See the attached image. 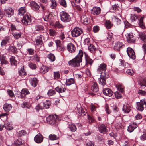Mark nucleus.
<instances>
[{
	"instance_id": "a211bd4d",
	"label": "nucleus",
	"mask_w": 146,
	"mask_h": 146,
	"mask_svg": "<svg viewBox=\"0 0 146 146\" xmlns=\"http://www.w3.org/2000/svg\"><path fill=\"white\" fill-rule=\"evenodd\" d=\"M103 93L106 96H111L113 94L112 91L108 88H106L103 89Z\"/></svg>"
},
{
	"instance_id": "13d9d810",
	"label": "nucleus",
	"mask_w": 146,
	"mask_h": 146,
	"mask_svg": "<svg viewBox=\"0 0 146 146\" xmlns=\"http://www.w3.org/2000/svg\"><path fill=\"white\" fill-rule=\"evenodd\" d=\"M34 98L35 99V101L37 102L38 101V100L39 99H42L44 98V97L43 96L38 94L36 95H35L34 96Z\"/></svg>"
},
{
	"instance_id": "e2e57ef3",
	"label": "nucleus",
	"mask_w": 146,
	"mask_h": 146,
	"mask_svg": "<svg viewBox=\"0 0 146 146\" xmlns=\"http://www.w3.org/2000/svg\"><path fill=\"white\" fill-rule=\"evenodd\" d=\"M95 121L94 119L92 117L90 116H88V122L89 124H91L93 123Z\"/></svg>"
},
{
	"instance_id": "1a4fd4ad",
	"label": "nucleus",
	"mask_w": 146,
	"mask_h": 146,
	"mask_svg": "<svg viewBox=\"0 0 146 146\" xmlns=\"http://www.w3.org/2000/svg\"><path fill=\"white\" fill-rule=\"evenodd\" d=\"M22 23L25 25H30L31 22V19L30 16L27 13L23 16L21 20Z\"/></svg>"
},
{
	"instance_id": "79ce46f5",
	"label": "nucleus",
	"mask_w": 146,
	"mask_h": 146,
	"mask_svg": "<svg viewBox=\"0 0 146 146\" xmlns=\"http://www.w3.org/2000/svg\"><path fill=\"white\" fill-rule=\"evenodd\" d=\"M112 108V111L114 113H116L119 111V109L117 106L115 104H113L111 106Z\"/></svg>"
},
{
	"instance_id": "680f3d73",
	"label": "nucleus",
	"mask_w": 146,
	"mask_h": 146,
	"mask_svg": "<svg viewBox=\"0 0 146 146\" xmlns=\"http://www.w3.org/2000/svg\"><path fill=\"white\" fill-rule=\"evenodd\" d=\"M34 50L32 48H29L27 50V52L30 55H33L34 54Z\"/></svg>"
},
{
	"instance_id": "4d7b16f0",
	"label": "nucleus",
	"mask_w": 146,
	"mask_h": 146,
	"mask_svg": "<svg viewBox=\"0 0 146 146\" xmlns=\"http://www.w3.org/2000/svg\"><path fill=\"white\" fill-rule=\"evenodd\" d=\"M49 138L51 140H56L58 139L57 136L54 134H50L49 136Z\"/></svg>"
},
{
	"instance_id": "4468645a",
	"label": "nucleus",
	"mask_w": 146,
	"mask_h": 146,
	"mask_svg": "<svg viewBox=\"0 0 146 146\" xmlns=\"http://www.w3.org/2000/svg\"><path fill=\"white\" fill-rule=\"evenodd\" d=\"M43 139L42 135L40 133L38 134L34 138V140L38 143H40L42 142Z\"/></svg>"
},
{
	"instance_id": "6ab92c4d",
	"label": "nucleus",
	"mask_w": 146,
	"mask_h": 146,
	"mask_svg": "<svg viewBox=\"0 0 146 146\" xmlns=\"http://www.w3.org/2000/svg\"><path fill=\"white\" fill-rule=\"evenodd\" d=\"M137 123H135L134 122L133 123L130 124L128 127V131L130 133L132 132L135 129L137 128Z\"/></svg>"
},
{
	"instance_id": "f3484780",
	"label": "nucleus",
	"mask_w": 146,
	"mask_h": 146,
	"mask_svg": "<svg viewBox=\"0 0 146 146\" xmlns=\"http://www.w3.org/2000/svg\"><path fill=\"white\" fill-rule=\"evenodd\" d=\"M91 90L93 92H97L98 96L100 95L101 94V92L100 93V92H99L98 93L97 92H98L99 88L96 82L94 83L91 87Z\"/></svg>"
},
{
	"instance_id": "9d476101",
	"label": "nucleus",
	"mask_w": 146,
	"mask_h": 146,
	"mask_svg": "<svg viewBox=\"0 0 146 146\" xmlns=\"http://www.w3.org/2000/svg\"><path fill=\"white\" fill-rule=\"evenodd\" d=\"M82 32V30L81 29L76 27L71 31V34L73 37H76L79 36Z\"/></svg>"
},
{
	"instance_id": "052dcab7",
	"label": "nucleus",
	"mask_w": 146,
	"mask_h": 146,
	"mask_svg": "<svg viewBox=\"0 0 146 146\" xmlns=\"http://www.w3.org/2000/svg\"><path fill=\"white\" fill-rule=\"evenodd\" d=\"M54 79H59L60 78V74L58 71L54 72Z\"/></svg>"
},
{
	"instance_id": "473e14b6",
	"label": "nucleus",
	"mask_w": 146,
	"mask_h": 146,
	"mask_svg": "<svg viewBox=\"0 0 146 146\" xmlns=\"http://www.w3.org/2000/svg\"><path fill=\"white\" fill-rule=\"evenodd\" d=\"M12 35L15 38L18 39L21 37V33L20 31L15 32L13 33Z\"/></svg>"
},
{
	"instance_id": "de8ad7c7",
	"label": "nucleus",
	"mask_w": 146,
	"mask_h": 146,
	"mask_svg": "<svg viewBox=\"0 0 146 146\" xmlns=\"http://www.w3.org/2000/svg\"><path fill=\"white\" fill-rule=\"evenodd\" d=\"M47 57L52 62L54 61L55 60V56L53 54L50 53Z\"/></svg>"
},
{
	"instance_id": "2eb2a0df",
	"label": "nucleus",
	"mask_w": 146,
	"mask_h": 146,
	"mask_svg": "<svg viewBox=\"0 0 146 146\" xmlns=\"http://www.w3.org/2000/svg\"><path fill=\"white\" fill-rule=\"evenodd\" d=\"M124 46H125V45L122 42L118 41L115 43L114 47V49L116 50L119 51Z\"/></svg>"
},
{
	"instance_id": "f03ea898",
	"label": "nucleus",
	"mask_w": 146,
	"mask_h": 146,
	"mask_svg": "<svg viewBox=\"0 0 146 146\" xmlns=\"http://www.w3.org/2000/svg\"><path fill=\"white\" fill-rule=\"evenodd\" d=\"M82 50H80L78 54L73 59L68 62L69 66L73 67H78L80 66V63L82 62V57L83 56Z\"/></svg>"
},
{
	"instance_id": "5fc2aeb1",
	"label": "nucleus",
	"mask_w": 146,
	"mask_h": 146,
	"mask_svg": "<svg viewBox=\"0 0 146 146\" xmlns=\"http://www.w3.org/2000/svg\"><path fill=\"white\" fill-rule=\"evenodd\" d=\"M49 33L51 36H54L56 35L57 32L52 29L49 30Z\"/></svg>"
},
{
	"instance_id": "2f4dec72",
	"label": "nucleus",
	"mask_w": 146,
	"mask_h": 146,
	"mask_svg": "<svg viewBox=\"0 0 146 146\" xmlns=\"http://www.w3.org/2000/svg\"><path fill=\"white\" fill-rule=\"evenodd\" d=\"M8 50L9 52L13 53H15L17 52V49L16 48L11 45H10L8 48Z\"/></svg>"
},
{
	"instance_id": "0eeeda50",
	"label": "nucleus",
	"mask_w": 146,
	"mask_h": 146,
	"mask_svg": "<svg viewBox=\"0 0 146 146\" xmlns=\"http://www.w3.org/2000/svg\"><path fill=\"white\" fill-rule=\"evenodd\" d=\"M95 127L98 128L99 132L103 134H105L107 132V130L106 126L103 124L100 123H98L95 126Z\"/></svg>"
},
{
	"instance_id": "b1692460",
	"label": "nucleus",
	"mask_w": 146,
	"mask_h": 146,
	"mask_svg": "<svg viewBox=\"0 0 146 146\" xmlns=\"http://www.w3.org/2000/svg\"><path fill=\"white\" fill-rule=\"evenodd\" d=\"M13 144L15 146H23L24 145L23 141L20 139H18L16 140Z\"/></svg>"
},
{
	"instance_id": "603ef678",
	"label": "nucleus",
	"mask_w": 146,
	"mask_h": 146,
	"mask_svg": "<svg viewBox=\"0 0 146 146\" xmlns=\"http://www.w3.org/2000/svg\"><path fill=\"white\" fill-rule=\"evenodd\" d=\"M26 134V132L25 130H23L19 131L18 136L19 137H20L25 135Z\"/></svg>"
},
{
	"instance_id": "5701e85b",
	"label": "nucleus",
	"mask_w": 146,
	"mask_h": 146,
	"mask_svg": "<svg viewBox=\"0 0 146 146\" xmlns=\"http://www.w3.org/2000/svg\"><path fill=\"white\" fill-rule=\"evenodd\" d=\"M48 71V68L45 66L43 65L40 68L39 72L43 74L46 73Z\"/></svg>"
},
{
	"instance_id": "c85d7f7f",
	"label": "nucleus",
	"mask_w": 146,
	"mask_h": 146,
	"mask_svg": "<svg viewBox=\"0 0 146 146\" xmlns=\"http://www.w3.org/2000/svg\"><path fill=\"white\" fill-rule=\"evenodd\" d=\"M88 47L89 50L92 53H94L96 50V48L92 44H90V45L88 46Z\"/></svg>"
},
{
	"instance_id": "49530a36",
	"label": "nucleus",
	"mask_w": 146,
	"mask_h": 146,
	"mask_svg": "<svg viewBox=\"0 0 146 146\" xmlns=\"http://www.w3.org/2000/svg\"><path fill=\"white\" fill-rule=\"evenodd\" d=\"M139 37L140 39L145 43V40L146 39V36L145 33H141L139 34Z\"/></svg>"
},
{
	"instance_id": "3c124183",
	"label": "nucleus",
	"mask_w": 146,
	"mask_h": 146,
	"mask_svg": "<svg viewBox=\"0 0 146 146\" xmlns=\"http://www.w3.org/2000/svg\"><path fill=\"white\" fill-rule=\"evenodd\" d=\"M56 94L55 90H54L50 89L47 92V94L49 96L54 95Z\"/></svg>"
},
{
	"instance_id": "f8f14e48",
	"label": "nucleus",
	"mask_w": 146,
	"mask_h": 146,
	"mask_svg": "<svg viewBox=\"0 0 146 146\" xmlns=\"http://www.w3.org/2000/svg\"><path fill=\"white\" fill-rule=\"evenodd\" d=\"M53 13H50L47 15H46L43 17L44 20L46 22L49 21L50 22H52L53 19Z\"/></svg>"
},
{
	"instance_id": "f257e3e1",
	"label": "nucleus",
	"mask_w": 146,
	"mask_h": 146,
	"mask_svg": "<svg viewBox=\"0 0 146 146\" xmlns=\"http://www.w3.org/2000/svg\"><path fill=\"white\" fill-rule=\"evenodd\" d=\"M106 69L107 65L103 63L100 65L97 70V72L101 74L100 77L99 78V83L103 86L106 84V79L109 77L108 73L105 72Z\"/></svg>"
},
{
	"instance_id": "ea45409f",
	"label": "nucleus",
	"mask_w": 146,
	"mask_h": 146,
	"mask_svg": "<svg viewBox=\"0 0 146 146\" xmlns=\"http://www.w3.org/2000/svg\"><path fill=\"white\" fill-rule=\"evenodd\" d=\"M55 90L57 92L60 93L64 92L66 90V89L64 88H61L58 86L55 88Z\"/></svg>"
},
{
	"instance_id": "37998d69",
	"label": "nucleus",
	"mask_w": 146,
	"mask_h": 146,
	"mask_svg": "<svg viewBox=\"0 0 146 146\" xmlns=\"http://www.w3.org/2000/svg\"><path fill=\"white\" fill-rule=\"evenodd\" d=\"M143 17H141L140 19H137L139 22V25L141 28L143 29L145 26L143 23Z\"/></svg>"
},
{
	"instance_id": "ddd939ff",
	"label": "nucleus",
	"mask_w": 146,
	"mask_h": 146,
	"mask_svg": "<svg viewBox=\"0 0 146 146\" xmlns=\"http://www.w3.org/2000/svg\"><path fill=\"white\" fill-rule=\"evenodd\" d=\"M67 49L69 52L72 53L75 51L76 47L72 43H70L67 45Z\"/></svg>"
},
{
	"instance_id": "4c0bfd02",
	"label": "nucleus",
	"mask_w": 146,
	"mask_h": 146,
	"mask_svg": "<svg viewBox=\"0 0 146 146\" xmlns=\"http://www.w3.org/2000/svg\"><path fill=\"white\" fill-rule=\"evenodd\" d=\"M84 18L83 17V18H81V21H83V23L85 25H87L89 24L90 22V19L88 17H85Z\"/></svg>"
},
{
	"instance_id": "dca6fc26",
	"label": "nucleus",
	"mask_w": 146,
	"mask_h": 146,
	"mask_svg": "<svg viewBox=\"0 0 146 146\" xmlns=\"http://www.w3.org/2000/svg\"><path fill=\"white\" fill-rule=\"evenodd\" d=\"M134 36L132 33H130L128 34L126 36L127 42L130 43H134L135 40L133 39Z\"/></svg>"
},
{
	"instance_id": "774afa93",
	"label": "nucleus",
	"mask_w": 146,
	"mask_h": 146,
	"mask_svg": "<svg viewBox=\"0 0 146 146\" xmlns=\"http://www.w3.org/2000/svg\"><path fill=\"white\" fill-rule=\"evenodd\" d=\"M84 44L87 45L88 46L90 45V39L89 38H87L84 39Z\"/></svg>"
},
{
	"instance_id": "39448f33",
	"label": "nucleus",
	"mask_w": 146,
	"mask_h": 146,
	"mask_svg": "<svg viewBox=\"0 0 146 146\" xmlns=\"http://www.w3.org/2000/svg\"><path fill=\"white\" fill-rule=\"evenodd\" d=\"M146 106V98L143 99L139 102L136 103V108L137 110L141 111L144 109V105Z\"/></svg>"
},
{
	"instance_id": "a18cd8bd",
	"label": "nucleus",
	"mask_w": 146,
	"mask_h": 146,
	"mask_svg": "<svg viewBox=\"0 0 146 146\" xmlns=\"http://www.w3.org/2000/svg\"><path fill=\"white\" fill-rule=\"evenodd\" d=\"M76 109H77V112L80 115H84V112L81 107H77Z\"/></svg>"
},
{
	"instance_id": "aec40b11",
	"label": "nucleus",
	"mask_w": 146,
	"mask_h": 146,
	"mask_svg": "<svg viewBox=\"0 0 146 146\" xmlns=\"http://www.w3.org/2000/svg\"><path fill=\"white\" fill-rule=\"evenodd\" d=\"M122 110L124 113H129L131 111V107L129 105H123Z\"/></svg>"
},
{
	"instance_id": "0e129e2a",
	"label": "nucleus",
	"mask_w": 146,
	"mask_h": 146,
	"mask_svg": "<svg viewBox=\"0 0 146 146\" xmlns=\"http://www.w3.org/2000/svg\"><path fill=\"white\" fill-rule=\"evenodd\" d=\"M22 94H23L24 96L29 94H30V92L26 88L23 89L22 90Z\"/></svg>"
},
{
	"instance_id": "e433bc0d",
	"label": "nucleus",
	"mask_w": 146,
	"mask_h": 146,
	"mask_svg": "<svg viewBox=\"0 0 146 146\" xmlns=\"http://www.w3.org/2000/svg\"><path fill=\"white\" fill-rule=\"evenodd\" d=\"M85 60L86 64L92 65L93 61L88 56H85Z\"/></svg>"
},
{
	"instance_id": "a19ab883",
	"label": "nucleus",
	"mask_w": 146,
	"mask_h": 146,
	"mask_svg": "<svg viewBox=\"0 0 146 146\" xmlns=\"http://www.w3.org/2000/svg\"><path fill=\"white\" fill-rule=\"evenodd\" d=\"M139 84L141 87L146 86V78H145L141 80L139 82Z\"/></svg>"
},
{
	"instance_id": "58836bf2",
	"label": "nucleus",
	"mask_w": 146,
	"mask_h": 146,
	"mask_svg": "<svg viewBox=\"0 0 146 146\" xmlns=\"http://www.w3.org/2000/svg\"><path fill=\"white\" fill-rule=\"evenodd\" d=\"M44 26L41 25L37 24L35 26V29L36 31H41L44 30Z\"/></svg>"
},
{
	"instance_id": "4be33fe9",
	"label": "nucleus",
	"mask_w": 146,
	"mask_h": 146,
	"mask_svg": "<svg viewBox=\"0 0 146 146\" xmlns=\"http://www.w3.org/2000/svg\"><path fill=\"white\" fill-rule=\"evenodd\" d=\"M12 106L9 104H5L3 106V108L4 110L6 112H8L11 109Z\"/></svg>"
},
{
	"instance_id": "9b49d317",
	"label": "nucleus",
	"mask_w": 146,
	"mask_h": 146,
	"mask_svg": "<svg viewBox=\"0 0 146 146\" xmlns=\"http://www.w3.org/2000/svg\"><path fill=\"white\" fill-rule=\"evenodd\" d=\"M127 53L129 57L133 60L135 58V55L133 50L131 48L128 47L127 50Z\"/></svg>"
},
{
	"instance_id": "6e6d98bb",
	"label": "nucleus",
	"mask_w": 146,
	"mask_h": 146,
	"mask_svg": "<svg viewBox=\"0 0 146 146\" xmlns=\"http://www.w3.org/2000/svg\"><path fill=\"white\" fill-rule=\"evenodd\" d=\"M18 13L19 15H24L25 14H26L28 13L26 12V10H18Z\"/></svg>"
},
{
	"instance_id": "72a5a7b5",
	"label": "nucleus",
	"mask_w": 146,
	"mask_h": 146,
	"mask_svg": "<svg viewBox=\"0 0 146 146\" xmlns=\"http://www.w3.org/2000/svg\"><path fill=\"white\" fill-rule=\"evenodd\" d=\"M69 128L70 131L72 132H75L77 130L75 125L73 124H71L69 125Z\"/></svg>"
},
{
	"instance_id": "412c9836",
	"label": "nucleus",
	"mask_w": 146,
	"mask_h": 146,
	"mask_svg": "<svg viewBox=\"0 0 146 146\" xmlns=\"http://www.w3.org/2000/svg\"><path fill=\"white\" fill-rule=\"evenodd\" d=\"M31 85L33 87H36L37 84L38 80L36 78H31L30 80Z\"/></svg>"
},
{
	"instance_id": "6e6552de",
	"label": "nucleus",
	"mask_w": 146,
	"mask_h": 146,
	"mask_svg": "<svg viewBox=\"0 0 146 146\" xmlns=\"http://www.w3.org/2000/svg\"><path fill=\"white\" fill-rule=\"evenodd\" d=\"M60 15L61 20L64 22H69L70 17L68 14L66 12L62 11L60 13Z\"/></svg>"
},
{
	"instance_id": "c03bdc74",
	"label": "nucleus",
	"mask_w": 146,
	"mask_h": 146,
	"mask_svg": "<svg viewBox=\"0 0 146 146\" xmlns=\"http://www.w3.org/2000/svg\"><path fill=\"white\" fill-rule=\"evenodd\" d=\"M112 19L117 25H119L121 23V20L116 16H114Z\"/></svg>"
},
{
	"instance_id": "393cba45",
	"label": "nucleus",
	"mask_w": 146,
	"mask_h": 146,
	"mask_svg": "<svg viewBox=\"0 0 146 146\" xmlns=\"http://www.w3.org/2000/svg\"><path fill=\"white\" fill-rule=\"evenodd\" d=\"M30 6L32 8H35L36 9H38L40 6L36 3L34 1H31L30 2Z\"/></svg>"
},
{
	"instance_id": "338daca9",
	"label": "nucleus",
	"mask_w": 146,
	"mask_h": 146,
	"mask_svg": "<svg viewBox=\"0 0 146 146\" xmlns=\"http://www.w3.org/2000/svg\"><path fill=\"white\" fill-rule=\"evenodd\" d=\"M29 66L32 69H35L36 68V65L32 63H29Z\"/></svg>"
},
{
	"instance_id": "cd10ccee",
	"label": "nucleus",
	"mask_w": 146,
	"mask_h": 146,
	"mask_svg": "<svg viewBox=\"0 0 146 146\" xmlns=\"http://www.w3.org/2000/svg\"><path fill=\"white\" fill-rule=\"evenodd\" d=\"M74 82L75 80L74 79L71 78L66 80L65 84L66 86H70L74 84Z\"/></svg>"
},
{
	"instance_id": "69168bd1",
	"label": "nucleus",
	"mask_w": 146,
	"mask_h": 146,
	"mask_svg": "<svg viewBox=\"0 0 146 146\" xmlns=\"http://www.w3.org/2000/svg\"><path fill=\"white\" fill-rule=\"evenodd\" d=\"M139 138L142 141L146 140V132H144L143 134L139 137Z\"/></svg>"
},
{
	"instance_id": "423d86ee",
	"label": "nucleus",
	"mask_w": 146,
	"mask_h": 146,
	"mask_svg": "<svg viewBox=\"0 0 146 146\" xmlns=\"http://www.w3.org/2000/svg\"><path fill=\"white\" fill-rule=\"evenodd\" d=\"M14 13L13 10H0V19H2L4 15H6V14L9 17H10L14 14Z\"/></svg>"
},
{
	"instance_id": "09e8293b",
	"label": "nucleus",
	"mask_w": 146,
	"mask_h": 146,
	"mask_svg": "<svg viewBox=\"0 0 146 146\" xmlns=\"http://www.w3.org/2000/svg\"><path fill=\"white\" fill-rule=\"evenodd\" d=\"M105 25L107 29H110L111 28L112 24L110 21H106L105 23Z\"/></svg>"
},
{
	"instance_id": "8fccbe9b",
	"label": "nucleus",
	"mask_w": 146,
	"mask_h": 146,
	"mask_svg": "<svg viewBox=\"0 0 146 146\" xmlns=\"http://www.w3.org/2000/svg\"><path fill=\"white\" fill-rule=\"evenodd\" d=\"M115 98L117 99H120L122 98V96L121 93L118 91H117L114 93Z\"/></svg>"
},
{
	"instance_id": "c9c22d12",
	"label": "nucleus",
	"mask_w": 146,
	"mask_h": 146,
	"mask_svg": "<svg viewBox=\"0 0 146 146\" xmlns=\"http://www.w3.org/2000/svg\"><path fill=\"white\" fill-rule=\"evenodd\" d=\"M52 26L54 28H62L63 27V26L58 21H56L53 24Z\"/></svg>"
},
{
	"instance_id": "c756f323",
	"label": "nucleus",
	"mask_w": 146,
	"mask_h": 146,
	"mask_svg": "<svg viewBox=\"0 0 146 146\" xmlns=\"http://www.w3.org/2000/svg\"><path fill=\"white\" fill-rule=\"evenodd\" d=\"M31 58L32 60H33L36 62H40V57L36 53L33 56L31 57Z\"/></svg>"
},
{
	"instance_id": "bb28decb",
	"label": "nucleus",
	"mask_w": 146,
	"mask_h": 146,
	"mask_svg": "<svg viewBox=\"0 0 146 146\" xmlns=\"http://www.w3.org/2000/svg\"><path fill=\"white\" fill-rule=\"evenodd\" d=\"M117 90L119 92L123 93L124 92V86L121 84H117L116 86Z\"/></svg>"
},
{
	"instance_id": "f704fd0d",
	"label": "nucleus",
	"mask_w": 146,
	"mask_h": 146,
	"mask_svg": "<svg viewBox=\"0 0 146 146\" xmlns=\"http://www.w3.org/2000/svg\"><path fill=\"white\" fill-rule=\"evenodd\" d=\"M5 129L8 130H12L13 128L9 122H7L5 124Z\"/></svg>"
},
{
	"instance_id": "7c9ffc66",
	"label": "nucleus",
	"mask_w": 146,
	"mask_h": 146,
	"mask_svg": "<svg viewBox=\"0 0 146 146\" xmlns=\"http://www.w3.org/2000/svg\"><path fill=\"white\" fill-rule=\"evenodd\" d=\"M18 73L19 75L21 77L25 75L26 74L23 67H21L20 70L19 71Z\"/></svg>"
},
{
	"instance_id": "864d4df0",
	"label": "nucleus",
	"mask_w": 146,
	"mask_h": 146,
	"mask_svg": "<svg viewBox=\"0 0 146 146\" xmlns=\"http://www.w3.org/2000/svg\"><path fill=\"white\" fill-rule=\"evenodd\" d=\"M101 10H91V12L94 15H98L101 12Z\"/></svg>"
},
{
	"instance_id": "20e7f679",
	"label": "nucleus",
	"mask_w": 146,
	"mask_h": 146,
	"mask_svg": "<svg viewBox=\"0 0 146 146\" xmlns=\"http://www.w3.org/2000/svg\"><path fill=\"white\" fill-rule=\"evenodd\" d=\"M46 121L48 123L53 127L58 126L59 120L56 115H49L46 118Z\"/></svg>"
},
{
	"instance_id": "7ed1b4c3",
	"label": "nucleus",
	"mask_w": 146,
	"mask_h": 146,
	"mask_svg": "<svg viewBox=\"0 0 146 146\" xmlns=\"http://www.w3.org/2000/svg\"><path fill=\"white\" fill-rule=\"evenodd\" d=\"M43 36L41 35H37L35 38L36 42L35 46L37 48H39L41 51H43L44 48L43 46L42 39Z\"/></svg>"
},
{
	"instance_id": "bf43d9fd",
	"label": "nucleus",
	"mask_w": 146,
	"mask_h": 146,
	"mask_svg": "<svg viewBox=\"0 0 146 146\" xmlns=\"http://www.w3.org/2000/svg\"><path fill=\"white\" fill-rule=\"evenodd\" d=\"M21 107L23 108H27L29 109L30 108V106L27 102H24L21 105Z\"/></svg>"
},
{
	"instance_id": "a878e982",
	"label": "nucleus",
	"mask_w": 146,
	"mask_h": 146,
	"mask_svg": "<svg viewBox=\"0 0 146 146\" xmlns=\"http://www.w3.org/2000/svg\"><path fill=\"white\" fill-rule=\"evenodd\" d=\"M51 104V102L50 100H46L43 102V107L47 109L50 107Z\"/></svg>"
}]
</instances>
